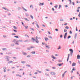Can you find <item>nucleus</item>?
Masks as SVG:
<instances>
[{"instance_id":"1","label":"nucleus","mask_w":80,"mask_h":80,"mask_svg":"<svg viewBox=\"0 0 80 80\" xmlns=\"http://www.w3.org/2000/svg\"><path fill=\"white\" fill-rule=\"evenodd\" d=\"M23 42L22 40H18V41H16V40H14L12 41L13 42H14V43L16 44V45H19V44H18V43L19 42Z\"/></svg>"},{"instance_id":"2","label":"nucleus","mask_w":80,"mask_h":80,"mask_svg":"<svg viewBox=\"0 0 80 80\" xmlns=\"http://www.w3.org/2000/svg\"><path fill=\"white\" fill-rule=\"evenodd\" d=\"M50 73L51 75H55L56 74V73L53 72H50Z\"/></svg>"},{"instance_id":"3","label":"nucleus","mask_w":80,"mask_h":80,"mask_svg":"<svg viewBox=\"0 0 80 80\" xmlns=\"http://www.w3.org/2000/svg\"><path fill=\"white\" fill-rule=\"evenodd\" d=\"M67 32H66L64 34V39H66L67 38Z\"/></svg>"},{"instance_id":"4","label":"nucleus","mask_w":80,"mask_h":80,"mask_svg":"<svg viewBox=\"0 0 80 80\" xmlns=\"http://www.w3.org/2000/svg\"><path fill=\"white\" fill-rule=\"evenodd\" d=\"M44 5V3L43 2L42 3L41 2H39V4L38 5L39 6H43Z\"/></svg>"},{"instance_id":"5","label":"nucleus","mask_w":80,"mask_h":80,"mask_svg":"<svg viewBox=\"0 0 80 80\" xmlns=\"http://www.w3.org/2000/svg\"><path fill=\"white\" fill-rule=\"evenodd\" d=\"M32 42H33V43H35V42L37 43H38V42H39V41H38V40H33L32 41Z\"/></svg>"},{"instance_id":"6","label":"nucleus","mask_w":80,"mask_h":80,"mask_svg":"<svg viewBox=\"0 0 80 80\" xmlns=\"http://www.w3.org/2000/svg\"><path fill=\"white\" fill-rule=\"evenodd\" d=\"M69 51H70V52H71L70 53H73V49H69Z\"/></svg>"},{"instance_id":"7","label":"nucleus","mask_w":80,"mask_h":80,"mask_svg":"<svg viewBox=\"0 0 80 80\" xmlns=\"http://www.w3.org/2000/svg\"><path fill=\"white\" fill-rule=\"evenodd\" d=\"M70 54H68V58H67V61L68 62V60H69V57H70Z\"/></svg>"},{"instance_id":"8","label":"nucleus","mask_w":80,"mask_h":80,"mask_svg":"<svg viewBox=\"0 0 80 80\" xmlns=\"http://www.w3.org/2000/svg\"><path fill=\"white\" fill-rule=\"evenodd\" d=\"M76 65V63H75V62H73L72 64V67H74Z\"/></svg>"},{"instance_id":"9","label":"nucleus","mask_w":80,"mask_h":80,"mask_svg":"<svg viewBox=\"0 0 80 80\" xmlns=\"http://www.w3.org/2000/svg\"><path fill=\"white\" fill-rule=\"evenodd\" d=\"M22 53L23 55H25V56H26L27 55V53H26V52H22Z\"/></svg>"},{"instance_id":"10","label":"nucleus","mask_w":80,"mask_h":80,"mask_svg":"<svg viewBox=\"0 0 80 80\" xmlns=\"http://www.w3.org/2000/svg\"><path fill=\"white\" fill-rule=\"evenodd\" d=\"M9 57L8 56H6L5 59H7V61H9V59H8V58Z\"/></svg>"},{"instance_id":"11","label":"nucleus","mask_w":80,"mask_h":80,"mask_svg":"<svg viewBox=\"0 0 80 80\" xmlns=\"http://www.w3.org/2000/svg\"><path fill=\"white\" fill-rule=\"evenodd\" d=\"M46 48H48V49H50V47L48 46V45H46Z\"/></svg>"},{"instance_id":"12","label":"nucleus","mask_w":80,"mask_h":80,"mask_svg":"<svg viewBox=\"0 0 80 80\" xmlns=\"http://www.w3.org/2000/svg\"><path fill=\"white\" fill-rule=\"evenodd\" d=\"M77 57L78 59H80V55H77Z\"/></svg>"},{"instance_id":"13","label":"nucleus","mask_w":80,"mask_h":80,"mask_svg":"<svg viewBox=\"0 0 80 80\" xmlns=\"http://www.w3.org/2000/svg\"><path fill=\"white\" fill-rule=\"evenodd\" d=\"M3 69H4V72H6V67L3 68Z\"/></svg>"},{"instance_id":"14","label":"nucleus","mask_w":80,"mask_h":80,"mask_svg":"<svg viewBox=\"0 0 80 80\" xmlns=\"http://www.w3.org/2000/svg\"><path fill=\"white\" fill-rule=\"evenodd\" d=\"M30 47L31 49V48H35V47L33 46H31Z\"/></svg>"},{"instance_id":"15","label":"nucleus","mask_w":80,"mask_h":80,"mask_svg":"<svg viewBox=\"0 0 80 80\" xmlns=\"http://www.w3.org/2000/svg\"><path fill=\"white\" fill-rule=\"evenodd\" d=\"M24 27H25L26 29H27V28H28V26H25L24 25Z\"/></svg>"},{"instance_id":"16","label":"nucleus","mask_w":80,"mask_h":80,"mask_svg":"<svg viewBox=\"0 0 80 80\" xmlns=\"http://www.w3.org/2000/svg\"><path fill=\"white\" fill-rule=\"evenodd\" d=\"M36 25H37V27L38 28H39V26H38V23H36Z\"/></svg>"},{"instance_id":"17","label":"nucleus","mask_w":80,"mask_h":80,"mask_svg":"<svg viewBox=\"0 0 80 80\" xmlns=\"http://www.w3.org/2000/svg\"><path fill=\"white\" fill-rule=\"evenodd\" d=\"M45 75H46L47 77H49L50 76V75H49L48 74L45 73Z\"/></svg>"},{"instance_id":"18","label":"nucleus","mask_w":80,"mask_h":80,"mask_svg":"<svg viewBox=\"0 0 80 80\" xmlns=\"http://www.w3.org/2000/svg\"><path fill=\"white\" fill-rule=\"evenodd\" d=\"M77 33H76L75 36V37L74 38L75 39H76V38H77Z\"/></svg>"},{"instance_id":"19","label":"nucleus","mask_w":80,"mask_h":80,"mask_svg":"<svg viewBox=\"0 0 80 80\" xmlns=\"http://www.w3.org/2000/svg\"><path fill=\"white\" fill-rule=\"evenodd\" d=\"M68 0L70 2L69 4L70 5H71V4H72V0Z\"/></svg>"},{"instance_id":"20","label":"nucleus","mask_w":80,"mask_h":80,"mask_svg":"<svg viewBox=\"0 0 80 80\" xmlns=\"http://www.w3.org/2000/svg\"><path fill=\"white\" fill-rule=\"evenodd\" d=\"M11 47H14L15 46V45L13 43L11 44Z\"/></svg>"},{"instance_id":"21","label":"nucleus","mask_w":80,"mask_h":80,"mask_svg":"<svg viewBox=\"0 0 80 80\" xmlns=\"http://www.w3.org/2000/svg\"><path fill=\"white\" fill-rule=\"evenodd\" d=\"M13 28H14V29H15L16 30H17V27L15 26H13Z\"/></svg>"},{"instance_id":"22","label":"nucleus","mask_w":80,"mask_h":80,"mask_svg":"<svg viewBox=\"0 0 80 80\" xmlns=\"http://www.w3.org/2000/svg\"><path fill=\"white\" fill-rule=\"evenodd\" d=\"M30 17L32 19H33V17L32 15H30Z\"/></svg>"},{"instance_id":"23","label":"nucleus","mask_w":80,"mask_h":80,"mask_svg":"<svg viewBox=\"0 0 80 80\" xmlns=\"http://www.w3.org/2000/svg\"><path fill=\"white\" fill-rule=\"evenodd\" d=\"M52 58H53V59H56V58H55V57L53 56V55L52 56Z\"/></svg>"},{"instance_id":"24","label":"nucleus","mask_w":80,"mask_h":80,"mask_svg":"<svg viewBox=\"0 0 80 80\" xmlns=\"http://www.w3.org/2000/svg\"><path fill=\"white\" fill-rule=\"evenodd\" d=\"M31 49V47H30L29 48H28V50H30V49Z\"/></svg>"},{"instance_id":"25","label":"nucleus","mask_w":80,"mask_h":80,"mask_svg":"<svg viewBox=\"0 0 80 80\" xmlns=\"http://www.w3.org/2000/svg\"><path fill=\"white\" fill-rule=\"evenodd\" d=\"M31 53H32V54H35V52H32Z\"/></svg>"},{"instance_id":"26","label":"nucleus","mask_w":80,"mask_h":80,"mask_svg":"<svg viewBox=\"0 0 80 80\" xmlns=\"http://www.w3.org/2000/svg\"><path fill=\"white\" fill-rule=\"evenodd\" d=\"M71 38V36H68V37L67 38L68 39H69V38Z\"/></svg>"},{"instance_id":"27","label":"nucleus","mask_w":80,"mask_h":80,"mask_svg":"<svg viewBox=\"0 0 80 80\" xmlns=\"http://www.w3.org/2000/svg\"><path fill=\"white\" fill-rule=\"evenodd\" d=\"M23 8V10H25V11H26V12H27V9H25V8Z\"/></svg>"},{"instance_id":"28","label":"nucleus","mask_w":80,"mask_h":80,"mask_svg":"<svg viewBox=\"0 0 80 80\" xmlns=\"http://www.w3.org/2000/svg\"><path fill=\"white\" fill-rule=\"evenodd\" d=\"M45 40H48V38H45Z\"/></svg>"},{"instance_id":"29","label":"nucleus","mask_w":80,"mask_h":80,"mask_svg":"<svg viewBox=\"0 0 80 80\" xmlns=\"http://www.w3.org/2000/svg\"><path fill=\"white\" fill-rule=\"evenodd\" d=\"M58 65L59 67H60V66H62V64H61V63L58 64Z\"/></svg>"},{"instance_id":"30","label":"nucleus","mask_w":80,"mask_h":80,"mask_svg":"<svg viewBox=\"0 0 80 80\" xmlns=\"http://www.w3.org/2000/svg\"><path fill=\"white\" fill-rule=\"evenodd\" d=\"M24 19L25 20H27V21H28V22H29V20L28 19H27V18H24Z\"/></svg>"},{"instance_id":"31","label":"nucleus","mask_w":80,"mask_h":80,"mask_svg":"<svg viewBox=\"0 0 80 80\" xmlns=\"http://www.w3.org/2000/svg\"><path fill=\"white\" fill-rule=\"evenodd\" d=\"M21 7H18V10H20L21 9Z\"/></svg>"},{"instance_id":"32","label":"nucleus","mask_w":80,"mask_h":80,"mask_svg":"<svg viewBox=\"0 0 80 80\" xmlns=\"http://www.w3.org/2000/svg\"><path fill=\"white\" fill-rule=\"evenodd\" d=\"M3 37L4 38H7V36L5 35H4L3 36Z\"/></svg>"},{"instance_id":"33","label":"nucleus","mask_w":80,"mask_h":80,"mask_svg":"<svg viewBox=\"0 0 80 80\" xmlns=\"http://www.w3.org/2000/svg\"><path fill=\"white\" fill-rule=\"evenodd\" d=\"M48 38H52V37L51 36H48Z\"/></svg>"},{"instance_id":"34","label":"nucleus","mask_w":80,"mask_h":80,"mask_svg":"<svg viewBox=\"0 0 80 80\" xmlns=\"http://www.w3.org/2000/svg\"><path fill=\"white\" fill-rule=\"evenodd\" d=\"M22 63H25V61H23L21 62Z\"/></svg>"},{"instance_id":"35","label":"nucleus","mask_w":80,"mask_h":80,"mask_svg":"<svg viewBox=\"0 0 80 80\" xmlns=\"http://www.w3.org/2000/svg\"><path fill=\"white\" fill-rule=\"evenodd\" d=\"M25 37H27L28 38H29V36H28V35H27V34H25Z\"/></svg>"},{"instance_id":"36","label":"nucleus","mask_w":80,"mask_h":80,"mask_svg":"<svg viewBox=\"0 0 80 80\" xmlns=\"http://www.w3.org/2000/svg\"><path fill=\"white\" fill-rule=\"evenodd\" d=\"M61 49V47H60V46H59L58 48V50H59V49Z\"/></svg>"},{"instance_id":"37","label":"nucleus","mask_w":80,"mask_h":80,"mask_svg":"<svg viewBox=\"0 0 80 80\" xmlns=\"http://www.w3.org/2000/svg\"><path fill=\"white\" fill-rule=\"evenodd\" d=\"M14 37L17 38H18V36H14Z\"/></svg>"},{"instance_id":"38","label":"nucleus","mask_w":80,"mask_h":80,"mask_svg":"<svg viewBox=\"0 0 80 80\" xmlns=\"http://www.w3.org/2000/svg\"><path fill=\"white\" fill-rule=\"evenodd\" d=\"M2 50H3V51L5 50H7V48H3L2 49Z\"/></svg>"},{"instance_id":"39","label":"nucleus","mask_w":80,"mask_h":80,"mask_svg":"<svg viewBox=\"0 0 80 80\" xmlns=\"http://www.w3.org/2000/svg\"><path fill=\"white\" fill-rule=\"evenodd\" d=\"M65 28H67V29H68L69 28L68 27V26H67Z\"/></svg>"},{"instance_id":"40","label":"nucleus","mask_w":80,"mask_h":80,"mask_svg":"<svg viewBox=\"0 0 80 80\" xmlns=\"http://www.w3.org/2000/svg\"><path fill=\"white\" fill-rule=\"evenodd\" d=\"M54 7L55 8H57V7H58V5L55 6Z\"/></svg>"},{"instance_id":"41","label":"nucleus","mask_w":80,"mask_h":80,"mask_svg":"<svg viewBox=\"0 0 80 80\" xmlns=\"http://www.w3.org/2000/svg\"><path fill=\"white\" fill-rule=\"evenodd\" d=\"M26 66L28 67H30V65H26Z\"/></svg>"},{"instance_id":"42","label":"nucleus","mask_w":80,"mask_h":80,"mask_svg":"<svg viewBox=\"0 0 80 80\" xmlns=\"http://www.w3.org/2000/svg\"><path fill=\"white\" fill-rule=\"evenodd\" d=\"M30 29H31V30H32V31H34V29H33V28H30Z\"/></svg>"},{"instance_id":"43","label":"nucleus","mask_w":80,"mask_h":80,"mask_svg":"<svg viewBox=\"0 0 80 80\" xmlns=\"http://www.w3.org/2000/svg\"><path fill=\"white\" fill-rule=\"evenodd\" d=\"M31 57V55H28L27 56V57Z\"/></svg>"},{"instance_id":"44","label":"nucleus","mask_w":80,"mask_h":80,"mask_svg":"<svg viewBox=\"0 0 80 80\" xmlns=\"http://www.w3.org/2000/svg\"><path fill=\"white\" fill-rule=\"evenodd\" d=\"M13 31H14V32H17V31L15 29H13Z\"/></svg>"},{"instance_id":"45","label":"nucleus","mask_w":80,"mask_h":80,"mask_svg":"<svg viewBox=\"0 0 80 80\" xmlns=\"http://www.w3.org/2000/svg\"><path fill=\"white\" fill-rule=\"evenodd\" d=\"M5 10H7V11H9V10H8L7 8H6L5 9Z\"/></svg>"},{"instance_id":"46","label":"nucleus","mask_w":80,"mask_h":80,"mask_svg":"<svg viewBox=\"0 0 80 80\" xmlns=\"http://www.w3.org/2000/svg\"><path fill=\"white\" fill-rule=\"evenodd\" d=\"M55 30L56 31V32H58V29L57 28L55 29Z\"/></svg>"},{"instance_id":"47","label":"nucleus","mask_w":80,"mask_h":80,"mask_svg":"<svg viewBox=\"0 0 80 80\" xmlns=\"http://www.w3.org/2000/svg\"><path fill=\"white\" fill-rule=\"evenodd\" d=\"M38 38L37 37H36V40H38Z\"/></svg>"},{"instance_id":"48","label":"nucleus","mask_w":80,"mask_h":80,"mask_svg":"<svg viewBox=\"0 0 80 80\" xmlns=\"http://www.w3.org/2000/svg\"><path fill=\"white\" fill-rule=\"evenodd\" d=\"M64 32H67V29H65L64 30Z\"/></svg>"},{"instance_id":"49","label":"nucleus","mask_w":80,"mask_h":80,"mask_svg":"<svg viewBox=\"0 0 80 80\" xmlns=\"http://www.w3.org/2000/svg\"><path fill=\"white\" fill-rule=\"evenodd\" d=\"M25 15H26V16H28V15L29 16V15L27 13H25Z\"/></svg>"},{"instance_id":"50","label":"nucleus","mask_w":80,"mask_h":80,"mask_svg":"<svg viewBox=\"0 0 80 80\" xmlns=\"http://www.w3.org/2000/svg\"><path fill=\"white\" fill-rule=\"evenodd\" d=\"M69 33H70V34H72V31H70Z\"/></svg>"},{"instance_id":"51","label":"nucleus","mask_w":80,"mask_h":80,"mask_svg":"<svg viewBox=\"0 0 80 80\" xmlns=\"http://www.w3.org/2000/svg\"><path fill=\"white\" fill-rule=\"evenodd\" d=\"M64 76H65V73H64L62 74V78H63V77H64Z\"/></svg>"},{"instance_id":"52","label":"nucleus","mask_w":80,"mask_h":80,"mask_svg":"<svg viewBox=\"0 0 80 80\" xmlns=\"http://www.w3.org/2000/svg\"><path fill=\"white\" fill-rule=\"evenodd\" d=\"M60 7H61V5H59V9H60Z\"/></svg>"},{"instance_id":"53","label":"nucleus","mask_w":80,"mask_h":80,"mask_svg":"<svg viewBox=\"0 0 80 80\" xmlns=\"http://www.w3.org/2000/svg\"><path fill=\"white\" fill-rule=\"evenodd\" d=\"M19 70V71H22V70H23V69H20Z\"/></svg>"},{"instance_id":"54","label":"nucleus","mask_w":80,"mask_h":80,"mask_svg":"<svg viewBox=\"0 0 80 80\" xmlns=\"http://www.w3.org/2000/svg\"><path fill=\"white\" fill-rule=\"evenodd\" d=\"M9 62L10 63H13V61H10Z\"/></svg>"},{"instance_id":"55","label":"nucleus","mask_w":80,"mask_h":80,"mask_svg":"<svg viewBox=\"0 0 80 80\" xmlns=\"http://www.w3.org/2000/svg\"><path fill=\"white\" fill-rule=\"evenodd\" d=\"M60 38H62V37H63V35L61 34V35H60Z\"/></svg>"},{"instance_id":"56","label":"nucleus","mask_w":80,"mask_h":80,"mask_svg":"<svg viewBox=\"0 0 80 80\" xmlns=\"http://www.w3.org/2000/svg\"><path fill=\"white\" fill-rule=\"evenodd\" d=\"M72 4L73 5H75V3L74 2H72Z\"/></svg>"},{"instance_id":"57","label":"nucleus","mask_w":80,"mask_h":80,"mask_svg":"<svg viewBox=\"0 0 80 80\" xmlns=\"http://www.w3.org/2000/svg\"><path fill=\"white\" fill-rule=\"evenodd\" d=\"M48 33H49V34H51V33H50V31H48Z\"/></svg>"},{"instance_id":"58","label":"nucleus","mask_w":80,"mask_h":80,"mask_svg":"<svg viewBox=\"0 0 80 80\" xmlns=\"http://www.w3.org/2000/svg\"><path fill=\"white\" fill-rule=\"evenodd\" d=\"M46 52H49V50H46Z\"/></svg>"},{"instance_id":"59","label":"nucleus","mask_w":80,"mask_h":80,"mask_svg":"<svg viewBox=\"0 0 80 80\" xmlns=\"http://www.w3.org/2000/svg\"><path fill=\"white\" fill-rule=\"evenodd\" d=\"M65 7H66V8H67L68 7V6L67 5H65Z\"/></svg>"},{"instance_id":"60","label":"nucleus","mask_w":80,"mask_h":80,"mask_svg":"<svg viewBox=\"0 0 80 80\" xmlns=\"http://www.w3.org/2000/svg\"><path fill=\"white\" fill-rule=\"evenodd\" d=\"M42 44L43 45H45V43L44 42H42Z\"/></svg>"},{"instance_id":"61","label":"nucleus","mask_w":80,"mask_h":80,"mask_svg":"<svg viewBox=\"0 0 80 80\" xmlns=\"http://www.w3.org/2000/svg\"><path fill=\"white\" fill-rule=\"evenodd\" d=\"M13 58H14V59H15V60H16L17 59V58L16 57H13Z\"/></svg>"},{"instance_id":"62","label":"nucleus","mask_w":80,"mask_h":80,"mask_svg":"<svg viewBox=\"0 0 80 80\" xmlns=\"http://www.w3.org/2000/svg\"><path fill=\"white\" fill-rule=\"evenodd\" d=\"M32 40H35V39H34V38H32Z\"/></svg>"},{"instance_id":"63","label":"nucleus","mask_w":80,"mask_h":80,"mask_svg":"<svg viewBox=\"0 0 80 80\" xmlns=\"http://www.w3.org/2000/svg\"><path fill=\"white\" fill-rule=\"evenodd\" d=\"M79 10L78 9V10H77V12H79Z\"/></svg>"},{"instance_id":"64","label":"nucleus","mask_w":80,"mask_h":80,"mask_svg":"<svg viewBox=\"0 0 80 80\" xmlns=\"http://www.w3.org/2000/svg\"><path fill=\"white\" fill-rule=\"evenodd\" d=\"M78 17H80V12H79V14L78 15Z\"/></svg>"}]
</instances>
